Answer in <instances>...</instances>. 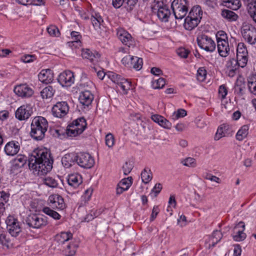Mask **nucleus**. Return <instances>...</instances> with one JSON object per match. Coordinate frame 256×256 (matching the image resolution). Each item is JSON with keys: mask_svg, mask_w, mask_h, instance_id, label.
Wrapping results in <instances>:
<instances>
[{"mask_svg": "<svg viewBox=\"0 0 256 256\" xmlns=\"http://www.w3.org/2000/svg\"><path fill=\"white\" fill-rule=\"evenodd\" d=\"M29 168L38 175H44L52 168L53 159L50 152L46 148L34 150L30 156Z\"/></svg>", "mask_w": 256, "mask_h": 256, "instance_id": "obj_1", "label": "nucleus"}, {"mask_svg": "<svg viewBox=\"0 0 256 256\" xmlns=\"http://www.w3.org/2000/svg\"><path fill=\"white\" fill-rule=\"evenodd\" d=\"M48 126V122L46 118L42 116L34 117L30 124V136L34 140H42L45 136Z\"/></svg>", "mask_w": 256, "mask_h": 256, "instance_id": "obj_2", "label": "nucleus"}, {"mask_svg": "<svg viewBox=\"0 0 256 256\" xmlns=\"http://www.w3.org/2000/svg\"><path fill=\"white\" fill-rule=\"evenodd\" d=\"M87 126L86 119L83 118H79L70 124L66 129L68 136L75 137L82 134L86 129Z\"/></svg>", "mask_w": 256, "mask_h": 256, "instance_id": "obj_3", "label": "nucleus"}, {"mask_svg": "<svg viewBox=\"0 0 256 256\" xmlns=\"http://www.w3.org/2000/svg\"><path fill=\"white\" fill-rule=\"evenodd\" d=\"M171 7L176 19L182 20L188 13V2L187 0H174Z\"/></svg>", "mask_w": 256, "mask_h": 256, "instance_id": "obj_4", "label": "nucleus"}, {"mask_svg": "<svg viewBox=\"0 0 256 256\" xmlns=\"http://www.w3.org/2000/svg\"><path fill=\"white\" fill-rule=\"evenodd\" d=\"M26 222L30 227L38 229L47 225L48 218L43 214H32L27 216Z\"/></svg>", "mask_w": 256, "mask_h": 256, "instance_id": "obj_5", "label": "nucleus"}, {"mask_svg": "<svg viewBox=\"0 0 256 256\" xmlns=\"http://www.w3.org/2000/svg\"><path fill=\"white\" fill-rule=\"evenodd\" d=\"M109 78L114 83L116 84L120 88V92L126 94L131 88V82L128 79L122 78L121 76L112 72L108 74Z\"/></svg>", "mask_w": 256, "mask_h": 256, "instance_id": "obj_6", "label": "nucleus"}, {"mask_svg": "<svg viewBox=\"0 0 256 256\" xmlns=\"http://www.w3.org/2000/svg\"><path fill=\"white\" fill-rule=\"evenodd\" d=\"M153 10L157 11V16L162 22H168L171 14L168 7L162 2L154 1V4L152 8Z\"/></svg>", "mask_w": 256, "mask_h": 256, "instance_id": "obj_7", "label": "nucleus"}, {"mask_svg": "<svg viewBox=\"0 0 256 256\" xmlns=\"http://www.w3.org/2000/svg\"><path fill=\"white\" fill-rule=\"evenodd\" d=\"M196 41L198 46L206 52H213L216 47L214 42L206 34H202L198 36Z\"/></svg>", "mask_w": 256, "mask_h": 256, "instance_id": "obj_8", "label": "nucleus"}, {"mask_svg": "<svg viewBox=\"0 0 256 256\" xmlns=\"http://www.w3.org/2000/svg\"><path fill=\"white\" fill-rule=\"evenodd\" d=\"M95 163L94 158L86 152L76 154V164L84 168H92Z\"/></svg>", "mask_w": 256, "mask_h": 256, "instance_id": "obj_9", "label": "nucleus"}, {"mask_svg": "<svg viewBox=\"0 0 256 256\" xmlns=\"http://www.w3.org/2000/svg\"><path fill=\"white\" fill-rule=\"evenodd\" d=\"M122 64L129 68L140 70L142 66V59L137 56H126L122 60Z\"/></svg>", "mask_w": 256, "mask_h": 256, "instance_id": "obj_10", "label": "nucleus"}, {"mask_svg": "<svg viewBox=\"0 0 256 256\" xmlns=\"http://www.w3.org/2000/svg\"><path fill=\"white\" fill-rule=\"evenodd\" d=\"M242 34L244 40L251 45L256 44V28L252 26H244L242 29Z\"/></svg>", "mask_w": 256, "mask_h": 256, "instance_id": "obj_11", "label": "nucleus"}, {"mask_svg": "<svg viewBox=\"0 0 256 256\" xmlns=\"http://www.w3.org/2000/svg\"><path fill=\"white\" fill-rule=\"evenodd\" d=\"M69 108L66 102H58L52 106V112L54 116L62 118L66 115L69 111Z\"/></svg>", "mask_w": 256, "mask_h": 256, "instance_id": "obj_12", "label": "nucleus"}, {"mask_svg": "<svg viewBox=\"0 0 256 256\" xmlns=\"http://www.w3.org/2000/svg\"><path fill=\"white\" fill-rule=\"evenodd\" d=\"M33 113L32 106L30 104H26L19 107L16 112V118L20 120L28 119Z\"/></svg>", "mask_w": 256, "mask_h": 256, "instance_id": "obj_13", "label": "nucleus"}, {"mask_svg": "<svg viewBox=\"0 0 256 256\" xmlns=\"http://www.w3.org/2000/svg\"><path fill=\"white\" fill-rule=\"evenodd\" d=\"M116 36L122 44L128 47L134 45V40L132 35L122 28H116Z\"/></svg>", "mask_w": 256, "mask_h": 256, "instance_id": "obj_14", "label": "nucleus"}, {"mask_svg": "<svg viewBox=\"0 0 256 256\" xmlns=\"http://www.w3.org/2000/svg\"><path fill=\"white\" fill-rule=\"evenodd\" d=\"M14 91L18 96L22 98H29L34 93L32 88L26 83L16 86Z\"/></svg>", "mask_w": 256, "mask_h": 256, "instance_id": "obj_15", "label": "nucleus"}, {"mask_svg": "<svg viewBox=\"0 0 256 256\" xmlns=\"http://www.w3.org/2000/svg\"><path fill=\"white\" fill-rule=\"evenodd\" d=\"M48 204L53 209L62 210L66 208V204L62 196L59 194H52L48 198Z\"/></svg>", "mask_w": 256, "mask_h": 256, "instance_id": "obj_16", "label": "nucleus"}, {"mask_svg": "<svg viewBox=\"0 0 256 256\" xmlns=\"http://www.w3.org/2000/svg\"><path fill=\"white\" fill-rule=\"evenodd\" d=\"M240 61L238 59L235 60L234 58L228 60L226 64V73L230 77H234L236 74L239 67L242 68L246 66H242L240 63Z\"/></svg>", "mask_w": 256, "mask_h": 256, "instance_id": "obj_17", "label": "nucleus"}, {"mask_svg": "<svg viewBox=\"0 0 256 256\" xmlns=\"http://www.w3.org/2000/svg\"><path fill=\"white\" fill-rule=\"evenodd\" d=\"M236 58L242 66H246L248 61V52L243 42L238 43L236 50Z\"/></svg>", "mask_w": 256, "mask_h": 256, "instance_id": "obj_18", "label": "nucleus"}, {"mask_svg": "<svg viewBox=\"0 0 256 256\" xmlns=\"http://www.w3.org/2000/svg\"><path fill=\"white\" fill-rule=\"evenodd\" d=\"M58 80L62 86H70L74 81V74L70 70H66L60 74Z\"/></svg>", "mask_w": 256, "mask_h": 256, "instance_id": "obj_19", "label": "nucleus"}, {"mask_svg": "<svg viewBox=\"0 0 256 256\" xmlns=\"http://www.w3.org/2000/svg\"><path fill=\"white\" fill-rule=\"evenodd\" d=\"M222 233L218 230H214L212 235L207 236L205 240L206 247L208 249L214 247L222 238Z\"/></svg>", "mask_w": 256, "mask_h": 256, "instance_id": "obj_20", "label": "nucleus"}, {"mask_svg": "<svg viewBox=\"0 0 256 256\" xmlns=\"http://www.w3.org/2000/svg\"><path fill=\"white\" fill-rule=\"evenodd\" d=\"M245 230V224L243 222H240L234 228L232 236L234 240L240 242L244 240L246 236L244 232Z\"/></svg>", "mask_w": 256, "mask_h": 256, "instance_id": "obj_21", "label": "nucleus"}, {"mask_svg": "<svg viewBox=\"0 0 256 256\" xmlns=\"http://www.w3.org/2000/svg\"><path fill=\"white\" fill-rule=\"evenodd\" d=\"M82 56L84 58L88 59L91 62L95 64L100 60V54L96 51H92L90 49H82Z\"/></svg>", "mask_w": 256, "mask_h": 256, "instance_id": "obj_22", "label": "nucleus"}, {"mask_svg": "<svg viewBox=\"0 0 256 256\" xmlns=\"http://www.w3.org/2000/svg\"><path fill=\"white\" fill-rule=\"evenodd\" d=\"M72 234L70 232H61L55 236L54 242L58 244V246L62 247L72 239Z\"/></svg>", "mask_w": 256, "mask_h": 256, "instance_id": "obj_23", "label": "nucleus"}, {"mask_svg": "<svg viewBox=\"0 0 256 256\" xmlns=\"http://www.w3.org/2000/svg\"><path fill=\"white\" fill-rule=\"evenodd\" d=\"M232 133L231 126L228 124H222L218 126L214 136L215 140H218L222 137L231 136Z\"/></svg>", "mask_w": 256, "mask_h": 256, "instance_id": "obj_24", "label": "nucleus"}, {"mask_svg": "<svg viewBox=\"0 0 256 256\" xmlns=\"http://www.w3.org/2000/svg\"><path fill=\"white\" fill-rule=\"evenodd\" d=\"M20 144L16 140H12L8 142L4 147V152L8 156H14L20 150Z\"/></svg>", "mask_w": 256, "mask_h": 256, "instance_id": "obj_25", "label": "nucleus"}, {"mask_svg": "<svg viewBox=\"0 0 256 256\" xmlns=\"http://www.w3.org/2000/svg\"><path fill=\"white\" fill-rule=\"evenodd\" d=\"M78 247L76 242L70 241L62 246V252L66 256H74Z\"/></svg>", "mask_w": 256, "mask_h": 256, "instance_id": "obj_26", "label": "nucleus"}, {"mask_svg": "<svg viewBox=\"0 0 256 256\" xmlns=\"http://www.w3.org/2000/svg\"><path fill=\"white\" fill-rule=\"evenodd\" d=\"M94 100V95L90 90H84L80 93L78 100L84 106L88 107Z\"/></svg>", "mask_w": 256, "mask_h": 256, "instance_id": "obj_27", "label": "nucleus"}, {"mask_svg": "<svg viewBox=\"0 0 256 256\" xmlns=\"http://www.w3.org/2000/svg\"><path fill=\"white\" fill-rule=\"evenodd\" d=\"M62 162L65 168H69L76 163V154L72 152L66 154L62 159Z\"/></svg>", "mask_w": 256, "mask_h": 256, "instance_id": "obj_28", "label": "nucleus"}, {"mask_svg": "<svg viewBox=\"0 0 256 256\" xmlns=\"http://www.w3.org/2000/svg\"><path fill=\"white\" fill-rule=\"evenodd\" d=\"M217 47L218 52L220 56L226 57L228 54L230 47L228 40H218Z\"/></svg>", "mask_w": 256, "mask_h": 256, "instance_id": "obj_29", "label": "nucleus"}, {"mask_svg": "<svg viewBox=\"0 0 256 256\" xmlns=\"http://www.w3.org/2000/svg\"><path fill=\"white\" fill-rule=\"evenodd\" d=\"M38 80L44 84H48L53 80V74L50 69L42 70L38 75Z\"/></svg>", "mask_w": 256, "mask_h": 256, "instance_id": "obj_30", "label": "nucleus"}, {"mask_svg": "<svg viewBox=\"0 0 256 256\" xmlns=\"http://www.w3.org/2000/svg\"><path fill=\"white\" fill-rule=\"evenodd\" d=\"M82 176L78 174H70L68 178V182L69 186L73 187L74 188L78 186L82 183Z\"/></svg>", "mask_w": 256, "mask_h": 256, "instance_id": "obj_31", "label": "nucleus"}, {"mask_svg": "<svg viewBox=\"0 0 256 256\" xmlns=\"http://www.w3.org/2000/svg\"><path fill=\"white\" fill-rule=\"evenodd\" d=\"M200 22L198 18H194L188 16L184 20V27L186 30H191L196 27Z\"/></svg>", "mask_w": 256, "mask_h": 256, "instance_id": "obj_32", "label": "nucleus"}, {"mask_svg": "<svg viewBox=\"0 0 256 256\" xmlns=\"http://www.w3.org/2000/svg\"><path fill=\"white\" fill-rule=\"evenodd\" d=\"M222 4L232 10H237L241 6L240 0H222Z\"/></svg>", "mask_w": 256, "mask_h": 256, "instance_id": "obj_33", "label": "nucleus"}, {"mask_svg": "<svg viewBox=\"0 0 256 256\" xmlns=\"http://www.w3.org/2000/svg\"><path fill=\"white\" fill-rule=\"evenodd\" d=\"M28 160L27 157L24 154H18L12 160L13 166L16 168H22L24 166Z\"/></svg>", "mask_w": 256, "mask_h": 256, "instance_id": "obj_34", "label": "nucleus"}, {"mask_svg": "<svg viewBox=\"0 0 256 256\" xmlns=\"http://www.w3.org/2000/svg\"><path fill=\"white\" fill-rule=\"evenodd\" d=\"M249 126L245 124L242 126L237 132L236 138L239 141H242L248 136V134Z\"/></svg>", "mask_w": 256, "mask_h": 256, "instance_id": "obj_35", "label": "nucleus"}, {"mask_svg": "<svg viewBox=\"0 0 256 256\" xmlns=\"http://www.w3.org/2000/svg\"><path fill=\"white\" fill-rule=\"evenodd\" d=\"M142 182L144 184H148L152 178L151 170L148 168H145L141 172Z\"/></svg>", "mask_w": 256, "mask_h": 256, "instance_id": "obj_36", "label": "nucleus"}, {"mask_svg": "<svg viewBox=\"0 0 256 256\" xmlns=\"http://www.w3.org/2000/svg\"><path fill=\"white\" fill-rule=\"evenodd\" d=\"M42 212L50 216L55 220H59L61 218V216L57 212L54 210L52 208L46 206L42 208Z\"/></svg>", "mask_w": 256, "mask_h": 256, "instance_id": "obj_37", "label": "nucleus"}, {"mask_svg": "<svg viewBox=\"0 0 256 256\" xmlns=\"http://www.w3.org/2000/svg\"><path fill=\"white\" fill-rule=\"evenodd\" d=\"M55 92L54 89L52 86H48L42 89L40 92V96L42 98H50Z\"/></svg>", "mask_w": 256, "mask_h": 256, "instance_id": "obj_38", "label": "nucleus"}, {"mask_svg": "<svg viewBox=\"0 0 256 256\" xmlns=\"http://www.w3.org/2000/svg\"><path fill=\"white\" fill-rule=\"evenodd\" d=\"M222 16L230 22L236 21L237 20L238 16L234 12L228 10H222L221 14Z\"/></svg>", "mask_w": 256, "mask_h": 256, "instance_id": "obj_39", "label": "nucleus"}, {"mask_svg": "<svg viewBox=\"0 0 256 256\" xmlns=\"http://www.w3.org/2000/svg\"><path fill=\"white\" fill-rule=\"evenodd\" d=\"M202 11L200 6H194L190 10L188 16H192L194 18H198L200 22V20L202 18Z\"/></svg>", "mask_w": 256, "mask_h": 256, "instance_id": "obj_40", "label": "nucleus"}, {"mask_svg": "<svg viewBox=\"0 0 256 256\" xmlns=\"http://www.w3.org/2000/svg\"><path fill=\"white\" fill-rule=\"evenodd\" d=\"M21 224H16L12 226H8L6 228L10 234L13 237H17L22 232Z\"/></svg>", "mask_w": 256, "mask_h": 256, "instance_id": "obj_41", "label": "nucleus"}, {"mask_svg": "<svg viewBox=\"0 0 256 256\" xmlns=\"http://www.w3.org/2000/svg\"><path fill=\"white\" fill-rule=\"evenodd\" d=\"M248 88L250 93L256 96V75H252L249 77Z\"/></svg>", "mask_w": 256, "mask_h": 256, "instance_id": "obj_42", "label": "nucleus"}, {"mask_svg": "<svg viewBox=\"0 0 256 256\" xmlns=\"http://www.w3.org/2000/svg\"><path fill=\"white\" fill-rule=\"evenodd\" d=\"M43 182L46 185L50 188H56L58 185V181L50 176H47L44 178Z\"/></svg>", "mask_w": 256, "mask_h": 256, "instance_id": "obj_43", "label": "nucleus"}, {"mask_svg": "<svg viewBox=\"0 0 256 256\" xmlns=\"http://www.w3.org/2000/svg\"><path fill=\"white\" fill-rule=\"evenodd\" d=\"M0 244L8 248L11 244L10 240L6 234L0 232Z\"/></svg>", "mask_w": 256, "mask_h": 256, "instance_id": "obj_44", "label": "nucleus"}, {"mask_svg": "<svg viewBox=\"0 0 256 256\" xmlns=\"http://www.w3.org/2000/svg\"><path fill=\"white\" fill-rule=\"evenodd\" d=\"M165 84V80L164 78H160L157 80H154L152 82V87L154 89L162 88L164 86Z\"/></svg>", "mask_w": 256, "mask_h": 256, "instance_id": "obj_45", "label": "nucleus"}, {"mask_svg": "<svg viewBox=\"0 0 256 256\" xmlns=\"http://www.w3.org/2000/svg\"><path fill=\"white\" fill-rule=\"evenodd\" d=\"M207 72L204 67L200 68L197 71V79L200 82H204L206 78Z\"/></svg>", "mask_w": 256, "mask_h": 256, "instance_id": "obj_46", "label": "nucleus"}, {"mask_svg": "<svg viewBox=\"0 0 256 256\" xmlns=\"http://www.w3.org/2000/svg\"><path fill=\"white\" fill-rule=\"evenodd\" d=\"M181 163L183 165L188 167L194 168L196 166V160L194 158L190 157L183 160H182Z\"/></svg>", "mask_w": 256, "mask_h": 256, "instance_id": "obj_47", "label": "nucleus"}, {"mask_svg": "<svg viewBox=\"0 0 256 256\" xmlns=\"http://www.w3.org/2000/svg\"><path fill=\"white\" fill-rule=\"evenodd\" d=\"M248 13L256 23V0L253 3L250 4Z\"/></svg>", "mask_w": 256, "mask_h": 256, "instance_id": "obj_48", "label": "nucleus"}, {"mask_svg": "<svg viewBox=\"0 0 256 256\" xmlns=\"http://www.w3.org/2000/svg\"><path fill=\"white\" fill-rule=\"evenodd\" d=\"M132 178L131 176L122 179L118 184V186L124 187L128 190L132 184Z\"/></svg>", "mask_w": 256, "mask_h": 256, "instance_id": "obj_49", "label": "nucleus"}, {"mask_svg": "<svg viewBox=\"0 0 256 256\" xmlns=\"http://www.w3.org/2000/svg\"><path fill=\"white\" fill-rule=\"evenodd\" d=\"M244 84H237L234 87V93L238 96L241 97L244 94Z\"/></svg>", "mask_w": 256, "mask_h": 256, "instance_id": "obj_50", "label": "nucleus"}, {"mask_svg": "<svg viewBox=\"0 0 256 256\" xmlns=\"http://www.w3.org/2000/svg\"><path fill=\"white\" fill-rule=\"evenodd\" d=\"M6 228L8 226H12L16 224H20L17 218H15L14 216H9L7 217L6 220Z\"/></svg>", "mask_w": 256, "mask_h": 256, "instance_id": "obj_51", "label": "nucleus"}, {"mask_svg": "<svg viewBox=\"0 0 256 256\" xmlns=\"http://www.w3.org/2000/svg\"><path fill=\"white\" fill-rule=\"evenodd\" d=\"M106 144L108 148H112L114 144V137L111 133H108L106 136Z\"/></svg>", "mask_w": 256, "mask_h": 256, "instance_id": "obj_52", "label": "nucleus"}, {"mask_svg": "<svg viewBox=\"0 0 256 256\" xmlns=\"http://www.w3.org/2000/svg\"><path fill=\"white\" fill-rule=\"evenodd\" d=\"M186 115V111L184 109H178L177 111L174 112L172 116L174 120H177L180 118H183Z\"/></svg>", "mask_w": 256, "mask_h": 256, "instance_id": "obj_53", "label": "nucleus"}, {"mask_svg": "<svg viewBox=\"0 0 256 256\" xmlns=\"http://www.w3.org/2000/svg\"><path fill=\"white\" fill-rule=\"evenodd\" d=\"M228 92V88L225 84H222L218 88V96L222 100H224L226 98Z\"/></svg>", "mask_w": 256, "mask_h": 256, "instance_id": "obj_54", "label": "nucleus"}, {"mask_svg": "<svg viewBox=\"0 0 256 256\" xmlns=\"http://www.w3.org/2000/svg\"><path fill=\"white\" fill-rule=\"evenodd\" d=\"M190 51L184 48H180L176 50V53L178 56L182 58H188Z\"/></svg>", "mask_w": 256, "mask_h": 256, "instance_id": "obj_55", "label": "nucleus"}, {"mask_svg": "<svg viewBox=\"0 0 256 256\" xmlns=\"http://www.w3.org/2000/svg\"><path fill=\"white\" fill-rule=\"evenodd\" d=\"M126 0V5L125 6V8L126 9L127 11L128 12H130L135 6L137 4L138 0Z\"/></svg>", "mask_w": 256, "mask_h": 256, "instance_id": "obj_56", "label": "nucleus"}, {"mask_svg": "<svg viewBox=\"0 0 256 256\" xmlns=\"http://www.w3.org/2000/svg\"><path fill=\"white\" fill-rule=\"evenodd\" d=\"M194 123L198 128H202L206 126L205 120L201 116H198L195 118Z\"/></svg>", "mask_w": 256, "mask_h": 256, "instance_id": "obj_57", "label": "nucleus"}, {"mask_svg": "<svg viewBox=\"0 0 256 256\" xmlns=\"http://www.w3.org/2000/svg\"><path fill=\"white\" fill-rule=\"evenodd\" d=\"M164 128L170 129L172 128V124L164 116L162 117L160 122L158 124Z\"/></svg>", "mask_w": 256, "mask_h": 256, "instance_id": "obj_58", "label": "nucleus"}, {"mask_svg": "<svg viewBox=\"0 0 256 256\" xmlns=\"http://www.w3.org/2000/svg\"><path fill=\"white\" fill-rule=\"evenodd\" d=\"M132 164H131L130 162H126L122 166L124 174H128L132 171Z\"/></svg>", "mask_w": 256, "mask_h": 256, "instance_id": "obj_59", "label": "nucleus"}, {"mask_svg": "<svg viewBox=\"0 0 256 256\" xmlns=\"http://www.w3.org/2000/svg\"><path fill=\"white\" fill-rule=\"evenodd\" d=\"M48 33L52 36H58L60 32L54 26H50L47 28Z\"/></svg>", "mask_w": 256, "mask_h": 256, "instance_id": "obj_60", "label": "nucleus"}, {"mask_svg": "<svg viewBox=\"0 0 256 256\" xmlns=\"http://www.w3.org/2000/svg\"><path fill=\"white\" fill-rule=\"evenodd\" d=\"M36 56L33 54H26L22 57V60L25 63L31 62L36 60Z\"/></svg>", "mask_w": 256, "mask_h": 256, "instance_id": "obj_61", "label": "nucleus"}, {"mask_svg": "<svg viewBox=\"0 0 256 256\" xmlns=\"http://www.w3.org/2000/svg\"><path fill=\"white\" fill-rule=\"evenodd\" d=\"M216 41L222 40H228L226 34L223 30L218 31L216 34Z\"/></svg>", "mask_w": 256, "mask_h": 256, "instance_id": "obj_62", "label": "nucleus"}, {"mask_svg": "<svg viewBox=\"0 0 256 256\" xmlns=\"http://www.w3.org/2000/svg\"><path fill=\"white\" fill-rule=\"evenodd\" d=\"M160 212V208L158 206H154L152 208V212L150 218V222L153 221L156 217Z\"/></svg>", "mask_w": 256, "mask_h": 256, "instance_id": "obj_63", "label": "nucleus"}, {"mask_svg": "<svg viewBox=\"0 0 256 256\" xmlns=\"http://www.w3.org/2000/svg\"><path fill=\"white\" fill-rule=\"evenodd\" d=\"M90 199V198L83 194L80 200L78 202L79 207L84 206H86L88 203Z\"/></svg>", "mask_w": 256, "mask_h": 256, "instance_id": "obj_64", "label": "nucleus"}]
</instances>
